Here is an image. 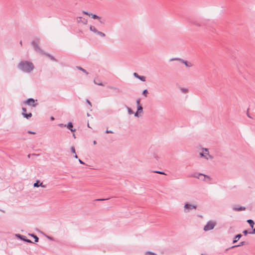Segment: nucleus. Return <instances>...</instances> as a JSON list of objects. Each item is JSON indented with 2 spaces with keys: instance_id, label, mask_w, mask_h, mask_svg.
Listing matches in <instances>:
<instances>
[{
  "instance_id": "14",
  "label": "nucleus",
  "mask_w": 255,
  "mask_h": 255,
  "mask_svg": "<svg viewBox=\"0 0 255 255\" xmlns=\"http://www.w3.org/2000/svg\"><path fill=\"white\" fill-rule=\"evenodd\" d=\"M22 116L27 119H29L32 117V114L31 113L29 114L22 113Z\"/></svg>"
},
{
  "instance_id": "2",
  "label": "nucleus",
  "mask_w": 255,
  "mask_h": 255,
  "mask_svg": "<svg viewBox=\"0 0 255 255\" xmlns=\"http://www.w3.org/2000/svg\"><path fill=\"white\" fill-rule=\"evenodd\" d=\"M216 225V222L213 221H210L204 226L203 230L205 232L210 231L214 229V228L215 227Z\"/></svg>"
},
{
  "instance_id": "47",
  "label": "nucleus",
  "mask_w": 255,
  "mask_h": 255,
  "mask_svg": "<svg viewBox=\"0 0 255 255\" xmlns=\"http://www.w3.org/2000/svg\"><path fill=\"white\" fill-rule=\"evenodd\" d=\"M86 102H87V103H88V104H89L91 107H92L91 103L90 102V101H89V100H86Z\"/></svg>"
},
{
  "instance_id": "45",
  "label": "nucleus",
  "mask_w": 255,
  "mask_h": 255,
  "mask_svg": "<svg viewBox=\"0 0 255 255\" xmlns=\"http://www.w3.org/2000/svg\"><path fill=\"white\" fill-rule=\"evenodd\" d=\"M139 112H137V111L134 114V116L136 117H139Z\"/></svg>"
},
{
  "instance_id": "15",
  "label": "nucleus",
  "mask_w": 255,
  "mask_h": 255,
  "mask_svg": "<svg viewBox=\"0 0 255 255\" xmlns=\"http://www.w3.org/2000/svg\"><path fill=\"white\" fill-rule=\"evenodd\" d=\"M233 209L235 211H243L246 209V208L245 207H237L235 206L233 207Z\"/></svg>"
},
{
  "instance_id": "17",
  "label": "nucleus",
  "mask_w": 255,
  "mask_h": 255,
  "mask_svg": "<svg viewBox=\"0 0 255 255\" xmlns=\"http://www.w3.org/2000/svg\"><path fill=\"white\" fill-rule=\"evenodd\" d=\"M15 236L17 237L18 238L20 239V240L25 241L26 237L23 235H21L20 234H16Z\"/></svg>"
},
{
  "instance_id": "58",
  "label": "nucleus",
  "mask_w": 255,
  "mask_h": 255,
  "mask_svg": "<svg viewBox=\"0 0 255 255\" xmlns=\"http://www.w3.org/2000/svg\"><path fill=\"white\" fill-rule=\"evenodd\" d=\"M111 89H115L116 88H112Z\"/></svg>"
},
{
  "instance_id": "10",
  "label": "nucleus",
  "mask_w": 255,
  "mask_h": 255,
  "mask_svg": "<svg viewBox=\"0 0 255 255\" xmlns=\"http://www.w3.org/2000/svg\"><path fill=\"white\" fill-rule=\"evenodd\" d=\"M133 76H134L135 78H137V79H139V80H141V81L144 82V81H145V80H146V78H145V76H139V75H138V74L137 73H135V72L133 73Z\"/></svg>"
},
{
  "instance_id": "35",
  "label": "nucleus",
  "mask_w": 255,
  "mask_h": 255,
  "mask_svg": "<svg viewBox=\"0 0 255 255\" xmlns=\"http://www.w3.org/2000/svg\"><path fill=\"white\" fill-rule=\"evenodd\" d=\"M94 82L96 85H100V86H103V84H102V82H100L99 83H97V82L95 80L94 81Z\"/></svg>"
},
{
  "instance_id": "59",
  "label": "nucleus",
  "mask_w": 255,
  "mask_h": 255,
  "mask_svg": "<svg viewBox=\"0 0 255 255\" xmlns=\"http://www.w3.org/2000/svg\"><path fill=\"white\" fill-rule=\"evenodd\" d=\"M202 255H203V254H202Z\"/></svg>"
},
{
  "instance_id": "36",
  "label": "nucleus",
  "mask_w": 255,
  "mask_h": 255,
  "mask_svg": "<svg viewBox=\"0 0 255 255\" xmlns=\"http://www.w3.org/2000/svg\"><path fill=\"white\" fill-rule=\"evenodd\" d=\"M136 104L137 107L138 106H141L140 105V100L139 99H137L136 100Z\"/></svg>"
},
{
  "instance_id": "43",
  "label": "nucleus",
  "mask_w": 255,
  "mask_h": 255,
  "mask_svg": "<svg viewBox=\"0 0 255 255\" xmlns=\"http://www.w3.org/2000/svg\"><path fill=\"white\" fill-rule=\"evenodd\" d=\"M249 234H255V228L252 231H251Z\"/></svg>"
},
{
  "instance_id": "1",
  "label": "nucleus",
  "mask_w": 255,
  "mask_h": 255,
  "mask_svg": "<svg viewBox=\"0 0 255 255\" xmlns=\"http://www.w3.org/2000/svg\"><path fill=\"white\" fill-rule=\"evenodd\" d=\"M17 67L23 72L30 73L34 70V65L31 62L23 60L18 63Z\"/></svg>"
},
{
  "instance_id": "41",
  "label": "nucleus",
  "mask_w": 255,
  "mask_h": 255,
  "mask_svg": "<svg viewBox=\"0 0 255 255\" xmlns=\"http://www.w3.org/2000/svg\"><path fill=\"white\" fill-rule=\"evenodd\" d=\"M22 113H26V109L25 108H22Z\"/></svg>"
},
{
  "instance_id": "20",
  "label": "nucleus",
  "mask_w": 255,
  "mask_h": 255,
  "mask_svg": "<svg viewBox=\"0 0 255 255\" xmlns=\"http://www.w3.org/2000/svg\"><path fill=\"white\" fill-rule=\"evenodd\" d=\"M90 30L95 33H96L98 31V30L96 28V27L92 25L90 26Z\"/></svg>"
},
{
  "instance_id": "16",
  "label": "nucleus",
  "mask_w": 255,
  "mask_h": 255,
  "mask_svg": "<svg viewBox=\"0 0 255 255\" xmlns=\"http://www.w3.org/2000/svg\"><path fill=\"white\" fill-rule=\"evenodd\" d=\"M247 222L249 224L251 227L252 229H253L254 225H255V223H254V221L251 219H249L247 220Z\"/></svg>"
},
{
  "instance_id": "5",
  "label": "nucleus",
  "mask_w": 255,
  "mask_h": 255,
  "mask_svg": "<svg viewBox=\"0 0 255 255\" xmlns=\"http://www.w3.org/2000/svg\"><path fill=\"white\" fill-rule=\"evenodd\" d=\"M199 155L201 157H204L207 160H208L209 159H212L213 158V157L212 155H210L209 153H205L202 151V152H200L199 153Z\"/></svg>"
},
{
  "instance_id": "22",
  "label": "nucleus",
  "mask_w": 255,
  "mask_h": 255,
  "mask_svg": "<svg viewBox=\"0 0 255 255\" xmlns=\"http://www.w3.org/2000/svg\"><path fill=\"white\" fill-rule=\"evenodd\" d=\"M245 244V242H241L239 245H235V246H232V248H235V247H241L242 246L244 245Z\"/></svg>"
},
{
  "instance_id": "27",
  "label": "nucleus",
  "mask_w": 255,
  "mask_h": 255,
  "mask_svg": "<svg viewBox=\"0 0 255 255\" xmlns=\"http://www.w3.org/2000/svg\"><path fill=\"white\" fill-rule=\"evenodd\" d=\"M127 110H128V114L129 115H131L133 113V112L132 111V110L129 107H127Z\"/></svg>"
},
{
  "instance_id": "29",
  "label": "nucleus",
  "mask_w": 255,
  "mask_h": 255,
  "mask_svg": "<svg viewBox=\"0 0 255 255\" xmlns=\"http://www.w3.org/2000/svg\"><path fill=\"white\" fill-rule=\"evenodd\" d=\"M98 20H99V22H100V23L103 24H105V21H106L105 19H102L101 17H100V19H98Z\"/></svg>"
},
{
  "instance_id": "7",
  "label": "nucleus",
  "mask_w": 255,
  "mask_h": 255,
  "mask_svg": "<svg viewBox=\"0 0 255 255\" xmlns=\"http://www.w3.org/2000/svg\"><path fill=\"white\" fill-rule=\"evenodd\" d=\"M35 100L32 98L28 99L25 103L28 105L32 106V107H35L36 105L34 104Z\"/></svg>"
},
{
  "instance_id": "52",
  "label": "nucleus",
  "mask_w": 255,
  "mask_h": 255,
  "mask_svg": "<svg viewBox=\"0 0 255 255\" xmlns=\"http://www.w3.org/2000/svg\"><path fill=\"white\" fill-rule=\"evenodd\" d=\"M29 236H31V237H32L33 238V236H35V235H34V234H29Z\"/></svg>"
},
{
  "instance_id": "3",
  "label": "nucleus",
  "mask_w": 255,
  "mask_h": 255,
  "mask_svg": "<svg viewBox=\"0 0 255 255\" xmlns=\"http://www.w3.org/2000/svg\"><path fill=\"white\" fill-rule=\"evenodd\" d=\"M197 209L196 205H191L189 203H185L184 206V213H188L193 209L196 210Z\"/></svg>"
},
{
  "instance_id": "12",
  "label": "nucleus",
  "mask_w": 255,
  "mask_h": 255,
  "mask_svg": "<svg viewBox=\"0 0 255 255\" xmlns=\"http://www.w3.org/2000/svg\"><path fill=\"white\" fill-rule=\"evenodd\" d=\"M42 54H43L46 55V56L48 57L52 61H55V62L57 61V60L54 58V57H53L52 55H51V54H50L49 53H45V52H43V53H42Z\"/></svg>"
},
{
  "instance_id": "19",
  "label": "nucleus",
  "mask_w": 255,
  "mask_h": 255,
  "mask_svg": "<svg viewBox=\"0 0 255 255\" xmlns=\"http://www.w3.org/2000/svg\"><path fill=\"white\" fill-rule=\"evenodd\" d=\"M76 68L81 71H82L83 72H84V73H85L86 75H88L89 73L86 70H85L84 69H83V68H82L81 67H80V66H77L76 67Z\"/></svg>"
},
{
  "instance_id": "21",
  "label": "nucleus",
  "mask_w": 255,
  "mask_h": 255,
  "mask_svg": "<svg viewBox=\"0 0 255 255\" xmlns=\"http://www.w3.org/2000/svg\"><path fill=\"white\" fill-rule=\"evenodd\" d=\"M180 90L182 93L184 94L187 93L189 92L188 89L185 88H181Z\"/></svg>"
},
{
  "instance_id": "31",
  "label": "nucleus",
  "mask_w": 255,
  "mask_h": 255,
  "mask_svg": "<svg viewBox=\"0 0 255 255\" xmlns=\"http://www.w3.org/2000/svg\"><path fill=\"white\" fill-rule=\"evenodd\" d=\"M202 151L205 153H209V149L207 148H203Z\"/></svg>"
},
{
  "instance_id": "24",
  "label": "nucleus",
  "mask_w": 255,
  "mask_h": 255,
  "mask_svg": "<svg viewBox=\"0 0 255 255\" xmlns=\"http://www.w3.org/2000/svg\"><path fill=\"white\" fill-rule=\"evenodd\" d=\"M97 34L100 35V36L104 37L106 36L105 34L102 32L99 31L98 30V31L96 33Z\"/></svg>"
},
{
  "instance_id": "23",
  "label": "nucleus",
  "mask_w": 255,
  "mask_h": 255,
  "mask_svg": "<svg viewBox=\"0 0 255 255\" xmlns=\"http://www.w3.org/2000/svg\"><path fill=\"white\" fill-rule=\"evenodd\" d=\"M66 127H67L69 129H70L73 128V124L71 122H69L67 125Z\"/></svg>"
},
{
  "instance_id": "6",
  "label": "nucleus",
  "mask_w": 255,
  "mask_h": 255,
  "mask_svg": "<svg viewBox=\"0 0 255 255\" xmlns=\"http://www.w3.org/2000/svg\"><path fill=\"white\" fill-rule=\"evenodd\" d=\"M32 45H33V47L34 48L35 50L41 53H43V51H42L39 47L38 46V41H33L32 42Z\"/></svg>"
},
{
  "instance_id": "28",
  "label": "nucleus",
  "mask_w": 255,
  "mask_h": 255,
  "mask_svg": "<svg viewBox=\"0 0 255 255\" xmlns=\"http://www.w3.org/2000/svg\"><path fill=\"white\" fill-rule=\"evenodd\" d=\"M39 180H37L36 182L35 183H34L33 184V186L34 187H39Z\"/></svg>"
},
{
  "instance_id": "25",
  "label": "nucleus",
  "mask_w": 255,
  "mask_h": 255,
  "mask_svg": "<svg viewBox=\"0 0 255 255\" xmlns=\"http://www.w3.org/2000/svg\"><path fill=\"white\" fill-rule=\"evenodd\" d=\"M142 107L141 106H138L137 107V111L139 113H142Z\"/></svg>"
},
{
  "instance_id": "42",
  "label": "nucleus",
  "mask_w": 255,
  "mask_h": 255,
  "mask_svg": "<svg viewBox=\"0 0 255 255\" xmlns=\"http://www.w3.org/2000/svg\"><path fill=\"white\" fill-rule=\"evenodd\" d=\"M106 132L107 133H113V131H112V130H110L107 129L106 130Z\"/></svg>"
},
{
  "instance_id": "56",
  "label": "nucleus",
  "mask_w": 255,
  "mask_h": 255,
  "mask_svg": "<svg viewBox=\"0 0 255 255\" xmlns=\"http://www.w3.org/2000/svg\"><path fill=\"white\" fill-rule=\"evenodd\" d=\"M73 136L74 137V138H76L75 134L74 133L73 134Z\"/></svg>"
},
{
  "instance_id": "38",
  "label": "nucleus",
  "mask_w": 255,
  "mask_h": 255,
  "mask_svg": "<svg viewBox=\"0 0 255 255\" xmlns=\"http://www.w3.org/2000/svg\"><path fill=\"white\" fill-rule=\"evenodd\" d=\"M250 232H249L248 230H244L243 233L245 236H246L248 233L249 234Z\"/></svg>"
},
{
  "instance_id": "37",
  "label": "nucleus",
  "mask_w": 255,
  "mask_h": 255,
  "mask_svg": "<svg viewBox=\"0 0 255 255\" xmlns=\"http://www.w3.org/2000/svg\"><path fill=\"white\" fill-rule=\"evenodd\" d=\"M39 187L40 186V187H43V188H45L46 187V185H43L42 182H41L40 183H39Z\"/></svg>"
},
{
  "instance_id": "40",
  "label": "nucleus",
  "mask_w": 255,
  "mask_h": 255,
  "mask_svg": "<svg viewBox=\"0 0 255 255\" xmlns=\"http://www.w3.org/2000/svg\"><path fill=\"white\" fill-rule=\"evenodd\" d=\"M82 13H84V14H85L86 15H88L89 16V14L91 13H89V12H87L86 11H84V10L82 11Z\"/></svg>"
},
{
  "instance_id": "13",
  "label": "nucleus",
  "mask_w": 255,
  "mask_h": 255,
  "mask_svg": "<svg viewBox=\"0 0 255 255\" xmlns=\"http://www.w3.org/2000/svg\"><path fill=\"white\" fill-rule=\"evenodd\" d=\"M242 235L241 234H238L236 235L233 240V243L235 244L241 238Z\"/></svg>"
},
{
  "instance_id": "34",
  "label": "nucleus",
  "mask_w": 255,
  "mask_h": 255,
  "mask_svg": "<svg viewBox=\"0 0 255 255\" xmlns=\"http://www.w3.org/2000/svg\"><path fill=\"white\" fill-rule=\"evenodd\" d=\"M33 238L34 239L35 242H38L39 240V238L35 235L33 236Z\"/></svg>"
},
{
  "instance_id": "18",
  "label": "nucleus",
  "mask_w": 255,
  "mask_h": 255,
  "mask_svg": "<svg viewBox=\"0 0 255 255\" xmlns=\"http://www.w3.org/2000/svg\"><path fill=\"white\" fill-rule=\"evenodd\" d=\"M89 16H91L94 19H100V16H99L98 15H97L96 14H93L92 13H91L89 14Z\"/></svg>"
},
{
  "instance_id": "26",
  "label": "nucleus",
  "mask_w": 255,
  "mask_h": 255,
  "mask_svg": "<svg viewBox=\"0 0 255 255\" xmlns=\"http://www.w3.org/2000/svg\"><path fill=\"white\" fill-rule=\"evenodd\" d=\"M145 255H157L155 253L151 252H145Z\"/></svg>"
},
{
  "instance_id": "11",
  "label": "nucleus",
  "mask_w": 255,
  "mask_h": 255,
  "mask_svg": "<svg viewBox=\"0 0 255 255\" xmlns=\"http://www.w3.org/2000/svg\"><path fill=\"white\" fill-rule=\"evenodd\" d=\"M199 176H204L205 178H207L210 180H211V178L209 176L205 175L202 173L194 174V175H192V177L196 178H199Z\"/></svg>"
},
{
  "instance_id": "46",
  "label": "nucleus",
  "mask_w": 255,
  "mask_h": 255,
  "mask_svg": "<svg viewBox=\"0 0 255 255\" xmlns=\"http://www.w3.org/2000/svg\"><path fill=\"white\" fill-rule=\"evenodd\" d=\"M27 132L29 134H35V132H34V131H30V130H28L27 131Z\"/></svg>"
},
{
  "instance_id": "33",
  "label": "nucleus",
  "mask_w": 255,
  "mask_h": 255,
  "mask_svg": "<svg viewBox=\"0 0 255 255\" xmlns=\"http://www.w3.org/2000/svg\"><path fill=\"white\" fill-rule=\"evenodd\" d=\"M71 152H72V153H74V154H75V153H76L75 149V148H74V146H72V147H71Z\"/></svg>"
},
{
  "instance_id": "30",
  "label": "nucleus",
  "mask_w": 255,
  "mask_h": 255,
  "mask_svg": "<svg viewBox=\"0 0 255 255\" xmlns=\"http://www.w3.org/2000/svg\"><path fill=\"white\" fill-rule=\"evenodd\" d=\"M148 93V91L146 89L144 90L142 92V94L145 96L147 97V94Z\"/></svg>"
},
{
  "instance_id": "53",
  "label": "nucleus",
  "mask_w": 255,
  "mask_h": 255,
  "mask_svg": "<svg viewBox=\"0 0 255 255\" xmlns=\"http://www.w3.org/2000/svg\"><path fill=\"white\" fill-rule=\"evenodd\" d=\"M74 157L75 158H78V156L77 155V154L76 153L75 154Z\"/></svg>"
},
{
  "instance_id": "32",
  "label": "nucleus",
  "mask_w": 255,
  "mask_h": 255,
  "mask_svg": "<svg viewBox=\"0 0 255 255\" xmlns=\"http://www.w3.org/2000/svg\"><path fill=\"white\" fill-rule=\"evenodd\" d=\"M154 172L158 173V174H160L166 175V174L164 172H162V171H154Z\"/></svg>"
},
{
  "instance_id": "55",
  "label": "nucleus",
  "mask_w": 255,
  "mask_h": 255,
  "mask_svg": "<svg viewBox=\"0 0 255 255\" xmlns=\"http://www.w3.org/2000/svg\"><path fill=\"white\" fill-rule=\"evenodd\" d=\"M50 119H51V120H54V118L53 117H51Z\"/></svg>"
},
{
  "instance_id": "4",
  "label": "nucleus",
  "mask_w": 255,
  "mask_h": 255,
  "mask_svg": "<svg viewBox=\"0 0 255 255\" xmlns=\"http://www.w3.org/2000/svg\"><path fill=\"white\" fill-rule=\"evenodd\" d=\"M76 20L78 23H82L84 25H86L88 23V20L81 16L77 17Z\"/></svg>"
},
{
  "instance_id": "51",
  "label": "nucleus",
  "mask_w": 255,
  "mask_h": 255,
  "mask_svg": "<svg viewBox=\"0 0 255 255\" xmlns=\"http://www.w3.org/2000/svg\"><path fill=\"white\" fill-rule=\"evenodd\" d=\"M106 199H97L98 201H104V200H106Z\"/></svg>"
},
{
  "instance_id": "8",
  "label": "nucleus",
  "mask_w": 255,
  "mask_h": 255,
  "mask_svg": "<svg viewBox=\"0 0 255 255\" xmlns=\"http://www.w3.org/2000/svg\"><path fill=\"white\" fill-rule=\"evenodd\" d=\"M190 22L191 24L197 27H201L205 25L204 24L201 23L197 20H192L190 21Z\"/></svg>"
},
{
  "instance_id": "50",
  "label": "nucleus",
  "mask_w": 255,
  "mask_h": 255,
  "mask_svg": "<svg viewBox=\"0 0 255 255\" xmlns=\"http://www.w3.org/2000/svg\"><path fill=\"white\" fill-rule=\"evenodd\" d=\"M47 238L49 240H53V238H52V237H49V236H47Z\"/></svg>"
},
{
  "instance_id": "9",
  "label": "nucleus",
  "mask_w": 255,
  "mask_h": 255,
  "mask_svg": "<svg viewBox=\"0 0 255 255\" xmlns=\"http://www.w3.org/2000/svg\"><path fill=\"white\" fill-rule=\"evenodd\" d=\"M176 60H179L181 61L182 63L184 64L185 66L187 67H191L193 66L192 64L190 62H188L186 60H184L182 59H176Z\"/></svg>"
},
{
  "instance_id": "44",
  "label": "nucleus",
  "mask_w": 255,
  "mask_h": 255,
  "mask_svg": "<svg viewBox=\"0 0 255 255\" xmlns=\"http://www.w3.org/2000/svg\"><path fill=\"white\" fill-rule=\"evenodd\" d=\"M25 242H27V243H33L31 241V240H30L29 239H27L26 238L25 239Z\"/></svg>"
},
{
  "instance_id": "39",
  "label": "nucleus",
  "mask_w": 255,
  "mask_h": 255,
  "mask_svg": "<svg viewBox=\"0 0 255 255\" xmlns=\"http://www.w3.org/2000/svg\"><path fill=\"white\" fill-rule=\"evenodd\" d=\"M58 126L61 127V128L66 127V125H64L63 124H60L58 125Z\"/></svg>"
},
{
  "instance_id": "48",
  "label": "nucleus",
  "mask_w": 255,
  "mask_h": 255,
  "mask_svg": "<svg viewBox=\"0 0 255 255\" xmlns=\"http://www.w3.org/2000/svg\"><path fill=\"white\" fill-rule=\"evenodd\" d=\"M78 161H79V162L81 164H85V163H84V162H83V161H82L81 159H80L78 160Z\"/></svg>"
},
{
  "instance_id": "54",
  "label": "nucleus",
  "mask_w": 255,
  "mask_h": 255,
  "mask_svg": "<svg viewBox=\"0 0 255 255\" xmlns=\"http://www.w3.org/2000/svg\"><path fill=\"white\" fill-rule=\"evenodd\" d=\"M96 143H97L96 141V140H94V141H93V144H96Z\"/></svg>"
},
{
  "instance_id": "57",
  "label": "nucleus",
  "mask_w": 255,
  "mask_h": 255,
  "mask_svg": "<svg viewBox=\"0 0 255 255\" xmlns=\"http://www.w3.org/2000/svg\"><path fill=\"white\" fill-rule=\"evenodd\" d=\"M20 44L21 45H22V41H21L20 42Z\"/></svg>"
},
{
  "instance_id": "49",
  "label": "nucleus",
  "mask_w": 255,
  "mask_h": 255,
  "mask_svg": "<svg viewBox=\"0 0 255 255\" xmlns=\"http://www.w3.org/2000/svg\"><path fill=\"white\" fill-rule=\"evenodd\" d=\"M72 132H74L76 131L75 129H73V128L70 129Z\"/></svg>"
}]
</instances>
